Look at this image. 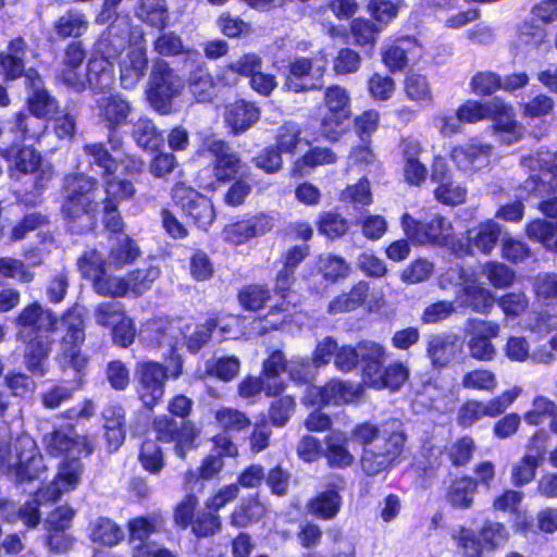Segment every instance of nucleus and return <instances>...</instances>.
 <instances>
[{"instance_id":"50","label":"nucleus","mask_w":557,"mask_h":557,"mask_svg":"<svg viewBox=\"0 0 557 557\" xmlns=\"http://www.w3.org/2000/svg\"><path fill=\"white\" fill-rule=\"evenodd\" d=\"M160 270L157 267L148 265L137 269L126 275L127 293L134 297L143 295L150 289L152 283L159 277Z\"/></svg>"},{"instance_id":"33","label":"nucleus","mask_w":557,"mask_h":557,"mask_svg":"<svg viewBox=\"0 0 557 557\" xmlns=\"http://www.w3.org/2000/svg\"><path fill=\"white\" fill-rule=\"evenodd\" d=\"M27 50L25 40L17 37L9 42L7 52L0 53V67L7 78L15 79L22 75Z\"/></svg>"},{"instance_id":"53","label":"nucleus","mask_w":557,"mask_h":557,"mask_svg":"<svg viewBox=\"0 0 557 557\" xmlns=\"http://www.w3.org/2000/svg\"><path fill=\"white\" fill-rule=\"evenodd\" d=\"M475 492L476 482L465 476L453 482L447 499L454 507L467 509L472 505Z\"/></svg>"},{"instance_id":"37","label":"nucleus","mask_w":557,"mask_h":557,"mask_svg":"<svg viewBox=\"0 0 557 557\" xmlns=\"http://www.w3.org/2000/svg\"><path fill=\"white\" fill-rule=\"evenodd\" d=\"M342 497L334 488L318 493L307 503V510L310 515L323 520L334 519L341 510Z\"/></svg>"},{"instance_id":"20","label":"nucleus","mask_w":557,"mask_h":557,"mask_svg":"<svg viewBox=\"0 0 557 557\" xmlns=\"http://www.w3.org/2000/svg\"><path fill=\"white\" fill-rule=\"evenodd\" d=\"M492 150L493 147L488 144L471 140L454 147L450 158L460 171L472 174L490 164Z\"/></svg>"},{"instance_id":"56","label":"nucleus","mask_w":557,"mask_h":557,"mask_svg":"<svg viewBox=\"0 0 557 557\" xmlns=\"http://www.w3.org/2000/svg\"><path fill=\"white\" fill-rule=\"evenodd\" d=\"M358 395V389L348 382L332 380L324 386L325 405H343L351 403Z\"/></svg>"},{"instance_id":"31","label":"nucleus","mask_w":557,"mask_h":557,"mask_svg":"<svg viewBox=\"0 0 557 557\" xmlns=\"http://www.w3.org/2000/svg\"><path fill=\"white\" fill-rule=\"evenodd\" d=\"M359 362L362 363V374L367 384L381 370L387 358V349L374 341L364 339L358 343Z\"/></svg>"},{"instance_id":"17","label":"nucleus","mask_w":557,"mask_h":557,"mask_svg":"<svg viewBox=\"0 0 557 557\" xmlns=\"http://www.w3.org/2000/svg\"><path fill=\"white\" fill-rule=\"evenodd\" d=\"M0 154L14 170L25 174H36L35 186L38 188L45 187L52 177L51 165H41L40 153L30 146L11 145L1 148Z\"/></svg>"},{"instance_id":"58","label":"nucleus","mask_w":557,"mask_h":557,"mask_svg":"<svg viewBox=\"0 0 557 557\" xmlns=\"http://www.w3.org/2000/svg\"><path fill=\"white\" fill-rule=\"evenodd\" d=\"M453 539L461 550L462 557H481L484 545L473 530L459 527L454 531Z\"/></svg>"},{"instance_id":"52","label":"nucleus","mask_w":557,"mask_h":557,"mask_svg":"<svg viewBox=\"0 0 557 557\" xmlns=\"http://www.w3.org/2000/svg\"><path fill=\"white\" fill-rule=\"evenodd\" d=\"M262 60L256 53H246L236 61L230 63L222 76L227 83L232 84L236 82L235 75L252 76L257 71L261 69Z\"/></svg>"},{"instance_id":"19","label":"nucleus","mask_w":557,"mask_h":557,"mask_svg":"<svg viewBox=\"0 0 557 557\" xmlns=\"http://www.w3.org/2000/svg\"><path fill=\"white\" fill-rule=\"evenodd\" d=\"M431 180L436 184L433 195L440 203L455 207L466 202L468 195L467 187L450 177L448 168L444 161L438 159L434 162Z\"/></svg>"},{"instance_id":"41","label":"nucleus","mask_w":557,"mask_h":557,"mask_svg":"<svg viewBox=\"0 0 557 557\" xmlns=\"http://www.w3.org/2000/svg\"><path fill=\"white\" fill-rule=\"evenodd\" d=\"M135 15L144 23L163 28L169 17L165 0H139Z\"/></svg>"},{"instance_id":"3","label":"nucleus","mask_w":557,"mask_h":557,"mask_svg":"<svg viewBox=\"0 0 557 557\" xmlns=\"http://www.w3.org/2000/svg\"><path fill=\"white\" fill-rule=\"evenodd\" d=\"M25 84L29 90L27 104L33 117L18 113L14 128L22 135L23 139L38 138L46 128L39 119L52 117L58 111L57 100L50 96L44 87V82L35 70L25 73Z\"/></svg>"},{"instance_id":"60","label":"nucleus","mask_w":557,"mask_h":557,"mask_svg":"<svg viewBox=\"0 0 557 557\" xmlns=\"http://www.w3.org/2000/svg\"><path fill=\"white\" fill-rule=\"evenodd\" d=\"M126 315L124 306L120 301H103L94 309V318L98 325L113 327Z\"/></svg>"},{"instance_id":"51","label":"nucleus","mask_w":557,"mask_h":557,"mask_svg":"<svg viewBox=\"0 0 557 557\" xmlns=\"http://www.w3.org/2000/svg\"><path fill=\"white\" fill-rule=\"evenodd\" d=\"M88 28V21L86 16L75 10L67 11L65 14L59 17L55 23V33L62 37H79Z\"/></svg>"},{"instance_id":"6","label":"nucleus","mask_w":557,"mask_h":557,"mask_svg":"<svg viewBox=\"0 0 557 557\" xmlns=\"http://www.w3.org/2000/svg\"><path fill=\"white\" fill-rule=\"evenodd\" d=\"M148 84L147 98L162 114L171 111L172 100L181 96L185 87L184 79L162 59L153 62Z\"/></svg>"},{"instance_id":"21","label":"nucleus","mask_w":557,"mask_h":557,"mask_svg":"<svg viewBox=\"0 0 557 557\" xmlns=\"http://www.w3.org/2000/svg\"><path fill=\"white\" fill-rule=\"evenodd\" d=\"M153 429L160 441L175 442V453L181 458H184L187 450L193 446L195 433L185 423L178 425L174 419L162 416L153 421Z\"/></svg>"},{"instance_id":"2","label":"nucleus","mask_w":557,"mask_h":557,"mask_svg":"<svg viewBox=\"0 0 557 557\" xmlns=\"http://www.w3.org/2000/svg\"><path fill=\"white\" fill-rule=\"evenodd\" d=\"M98 181L84 173H75L64 178L63 216L69 222H81V231L91 228L99 209L96 194Z\"/></svg>"},{"instance_id":"4","label":"nucleus","mask_w":557,"mask_h":557,"mask_svg":"<svg viewBox=\"0 0 557 557\" xmlns=\"http://www.w3.org/2000/svg\"><path fill=\"white\" fill-rule=\"evenodd\" d=\"M189 323L182 319H154L148 321L139 331V336L148 346L162 349L161 356L174 361L171 377L177 379L182 374L183 362L175 351L185 345Z\"/></svg>"},{"instance_id":"14","label":"nucleus","mask_w":557,"mask_h":557,"mask_svg":"<svg viewBox=\"0 0 557 557\" xmlns=\"http://www.w3.org/2000/svg\"><path fill=\"white\" fill-rule=\"evenodd\" d=\"M324 104L327 111L321 122V133L334 140L351 115L348 91L337 85L327 87L324 91Z\"/></svg>"},{"instance_id":"38","label":"nucleus","mask_w":557,"mask_h":557,"mask_svg":"<svg viewBox=\"0 0 557 557\" xmlns=\"http://www.w3.org/2000/svg\"><path fill=\"white\" fill-rule=\"evenodd\" d=\"M86 162L91 171H97L101 176H110L117 170V161L101 143L86 144L83 147Z\"/></svg>"},{"instance_id":"55","label":"nucleus","mask_w":557,"mask_h":557,"mask_svg":"<svg viewBox=\"0 0 557 557\" xmlns=\"http://www.w3.org/2000/svg\"><path fill=\"white\" fill-rule=\"evenodd\" d=\"M383 30V25H376L367 18H355L350 23V33L354 42L358 46L373 47L377 35Z\"/></svg>"},{"instance_id":"63","label":"nucleus","mask_w":557,"mask_h":557,"mask_svg":"<svg viewBox=\"0 0 557 557\" xmlns=\"http://www.w3.org/2000/svg\"><path fill=\"white\" fill-rule=\"evenodd\" d=\"M405 91L412 101L429 104L432 102V90L425 76L417 73L409 74L405 79Z\"/></svg>"},{"instance_id":"57","label":"nucleus","mask_w":557,"mask_h":557,"mask_svg":"<svg viewBox=\"0 0 557 557\" xmlns=\"http://www.w3.org/2000/svg\"><path fill=\"white\" fill-rule=\"evenodd\" d=\"M77 264L82 275L91 280L92 284L107 269H110L108 267V259H104L101 253L94 249L85 251L78 259Z\"/></svg>"},{"instance_id":"26","label":"nucleus","mask_w":557,"mask_h":557,"mask_svg":"<svg viewBox=\"0 0 557 557\" xmlns=\"http://www.w3.org/2000/svg\"><path fill=\"white\" fill-rule=\"evenodd\" d=\"M349 436L341 430H333L324 437L323 456L333 468L344 469L355 462L354 454L348 449Z\"/></svg>"},{"instance_id":"48","label":"nucleus","mask_w":557,"mask_h":557,"mask_svg":"<svg viewBox=\"0 0 557 557\" xmlns=\"http://www.w3.org/2000/svg\"><path fill=\"white\" fill-rule=\"evenodd\" d=\"M498 385L496 374L484 368H478L466 372L461 379V386L465 389L493 394Z\"/></svg>"},{"instance_id":"1","label":"nucleus","mask_w":557,"mask_h":557,"mask_svg":"<svg viewBox=\"0 0 557 557\" xmlns=\"http://www.w3.org/2000/svg\"><path fill=\"white\" fill-rule=\"evenodd\" d=\"M47 451L52 456L70 453L74 458L59 465L58 472L52 481L40 487L35 498L25 503L18 510V518L28 527L35 528L39 523V505L57 502L64 493H69L79 484L84 467L79 457L89 456L92 446L85 437H78L72 429L54 430L44 437Z\"/></svg>"},{"instance_id":"44","label":"nucleus","mask_w":557,"mask_h":557,"mask_svg":"<svg viewBox=\"0 0 557 557\" xmlns=\"http://www.w3.org/2000/svg\"><path fill=\"white\" fill-rule=\"evenodd\" d=\"M336 153L330 148L314 147L295 161L292 168V174L294 176L306 175L308 174L307 169L332 164L336 162Z\"/></svg>"},{"instance_id":"43","label":"nucleus","mask_w":557,"mask_h":557,"mask_svg":"<svg viewBox=\"0 0 557 557\" xmlns=\"http://www.w3.org/2000/svg\"><path fill=\"white\" fill-rule=\"evenodd\" d=\"M499 110H504L503 101L498 98H494L486 103L468 100L458 108L457 113L463 123H476L487 119L491 113H496Z\"/></svg>"},{"instance_id":"46","label":"nucleus","mask_w":557,"mask_h":557,"mask_svg":"<svg viewBox=\"0 0 557 557\" xmlns=\"http://www.w3.org/2000/svg\"><path fill=\"white\" fill-rule=\"evenodd\" d=\"M369 294V284L364 281L358 282L349 293L342 294L329 305V312L336 314L355 310L362 305Z\"/></svg>"},{"instance_id":"54","label":"nucleus","mask_w":557,"mask_h":557,"mask_svg":"<svg viewBox=\"0 0 557 557\" xmlns=\"http://www.w3.org/2000/svg\"><path fill=\"white\" fill-rule=\"evenodd\" d=\"M460 298L466 306L480 313L488 311L494 305L493 294L479 285L463 287Z\"/></svg>"},{"instance_id":"13","label":"nucleus","mask_w":557,"mask_h":557,"mask_svg":"<svg viewBox=\"0 0 557 557\" xmlns=\"http://www.w3.org/2000/svg\"><path fill=\"white\" fill-rule=\"evenodd\" d=\"M521 393L522 388L515 386L487 401L467 400L457 412V422L462 428H469L485 417H498L506 411Z\"/></svg>"},{"instance_id":"35","label":"nucleus","mask_w":557,"mask_h":557,"mask_svg":"<svg viewBox=\"0 0 557 557\" xmlns=\"http://www.w3.org/2000/svg\"><path fill=\"white\" fill-rule=\"evenodd\" d=\"M86 88L94 92H103L114 84V71L112 63L108 60L96 58L88 62L85 75Z\"/></svg>"},{"instance_id":"28","label":"nucleus","mask_w":557,"mask_h":557,"mask_svg":"<svg viewBox=\"0 0 557 557\" xmlns=\"http://www.w3.org/2000/svg\"><path fill=\"white\" fill-rule=\"evenodd\" d=\"M53 339L49 334H37L29 341L25 350V366L34 375L44 376L47 371V360Z\"/></svg>"},{"instance_id":"18","label":"nucleus","mask_w":557,"mask_h":557,"mask_svg":"<svg viewBox=\"0 0 557 557\" xmlns=\"http://www.w3.org/2000/svg\"><path fill=\"white\" fill-rule=\"evenodd\" d=\"M468 348L472 358L481 361H491L496 356V348L491 338L497 337L500 326L497 322L486 320H469Z\"/></svg>"},{"instance_id":"59","label":"nucleus","mask_w":557,"mask_h":557,"mask_svg":"<svg viewBox=\"0 0 557 557\" xmlns=\"http://www.w3.org/2000/svg\"><path fill=\"white\" fill-rule=\"evenodd\" d=\"M95 292L101 296L106 297H126L127 293V282L126 276H112L107 274V271L92 284Z\"/></svg>"},{"instance_id":"5","label":"nucleus","mask_w":557,"mask_h":557,"mask_svg":"<svg viewBox=\"0 0 557 557\" xmlns=\"http://www.w3.org/2000/svg\"><path fill=\"white\" fill-rule=\"evenodd\" d=\"M0 463L11 468L20 482L37 480L48 469L36 442L27 434L18 436L12 449L0 443Z\"/></svg>"},{"instance_id":"25","label":"nucleus","mask_w":557,"mask_h":557,"mask_svg":"<svg viewBox=\"0 0 557 557\" xmlns=\"http://www.w3.org/2000/svg\"><path fill=\"white\" fill-rule=\"evenodd\" d=\"M97 111L101 123L112 131L126 123L132 106L120 95H110L97 101Z\"/></svg>"},{"instance_id":"39","label":"nucleus","mask_w":557,"mask_h":557,"mask_svg":"<svg viewBox=\"0 0 557 557\" xmlns=\"http://www.w3.org/2000/svg\"><path fill=\"white\" fill-rule=\"evenodd\" d=\"M288 363L281 350H274L263 362L262 375L267 380V395L276 396L281 394L285 384L280 379V374L287 370Z\"/></svg>"},{"instance_id":"34","label":"nucleus","mask_w":557,"mask_h":557,"mask_svg":"<svg viewBox=\"0 0 557 557\" xmlns=\"http://www.w3.org/2000/svg\"><path fill=\"white\" fill-rule=\"evenodd\" d=\"M503 108L504 110L491 113L487 119L494 121L492 129L498 139L506 145H510L521 138V126L515 120L512 108L507 106L504 101Z\"/></svg>"},{"instance_id":"11","label":"nucleus","mask_w":557,"mask_h":557,"mask_svg":"<svg viewBox=\"0 0 557 557\" xmlns=\"http://www.w3.org/2000/svg\"><path fill=\"white\" fill-rule=\"evenodd\" d=\"M326 72V60L321 58L297 57L288 63L285 88L294 92H307L322 88V78Z\"/></svg>"},{"instance_id":"36","label":"nucleus","mask_w":557,"mask_h":557,"mask_svg":"<svg viewBox=\"0 0 557 557\" xmlns=\"http://www.w3.org/2000/svg\"><path fill=\"white\" fill-rule=\"evenodd\" d=\"M268 228L265 219L256 216L248 221L227 225L223 231V238L233 245H240L252 237L263 234Z\"/></svg>"},{"instance_id":"15","label":"nucleus","mask_w":557,"mask_h":557,"mask_svg":"<svg viewBox=\"0 0 557 557\" xmlns=\"http://www.w3.org/2000/svg\"><path fill=\"white\" fill-rule=\"evenodd\" d=\"M201 153L209 158L212 174L219 182L233 180L242 168L240 157L228 143L222 139L214 137L205 139Z\"/></svg>"},{"instance_id":"9","label":"nucleus","mask_w":557,"mask_h":557,"mask_svg":"<svg viewBox=\"0 0 557 557\" xmlns=\"http://www.w3.org/2000/svg\"><path fill=\"white\" fill-rule=\"evenodd\" d=\"M84 317V309L75 305L60 320L64 329L61 341V354L66 362L77 371H82L87 364V358L81 352V347L85 342Z\"/></svg>"},{"instance_id":"24","label":"nucleus","mask_w":557,"mask_h":557,"mask_svg":"<svg viewBox=\"0 0 557 557\" xmlns=\"http://www.w3.org/2000/svg\"><path fill=\"white\" fill-rule=\"evenodd\" d=\"M504 230L500 224L494 220H486L476 226L468 230V246L461 247V252L469 253L471 248H475L484 255H490L496 246V243L504 236Z\"/></svg>"},{"instance_id":"40","label":"nucleus","mask_w":557,"mask_h":557,"mask_svg":"<svg viewBox=\"0 0 557 557\" xmlns=\"http://www.w3.org/2000/svg\"><path fill=\"white\" fill-rule=\"evenodd\" d=\"M140 255L136 243L125 234H120L111 245L108 256V267L122 269L133 263Z\"/></svg>"},{"instance_id":"32","label":"nucleus","mask_w":557,"mask_h":557,"mask_svg":"<svg viewBox=\"0 0 557 557\" xmlns=\"http://www.w3.org/2000/svg\"><path fill=\"white\" fill-rule=\"evenodd\" d=\"M258 108L244 100L236 101L226 107L225 122L234 134L243 133L259 120Z\"/></svg>"},{"instance_id":"30","label":"nucleus","mask_w":557,"mask_h":557,"mask_svg":"<svg viewBox=\"0 0 557 557\" xmlns=\"http://www.w3.org/2000/svg\"><path fill=\"white\" fill-rule=\"evenodd\" d=\"M409 376L410 370L408 364L403 361H394L385 368L382 367L367 385L377 391L389 389L396 392L403 387Z\"/></svg>"},{"instance_id":"45","label":"nucleus","mask_w":557,"mask_h":557,"mask_svg":"<svg viewBox=\"0 0 557 557\" xmlns=\"http://www.w3.org/2000/svg\"><path fill=\"white\" fill-rule=\"evenodd\" d=\"M546 39L547 33L544 27L533 21H524L518 30L516 48L522 53H528L539 49Z\"/></svg>"},{"instance_id":"61","label":"nucleus","mask_w":557,"mask_h":557,"mask_svg":"<svg viewBox=\"0 0 557 557\" xmlns=\"http://www.w3.org/2000/svg\"><path fill=\"white\" fill-rule=\"evenodd\" d=\"M138 459L141 467L152 474H158L165 465L161 448L151 440L141 444Z\"/></svg>"},{"instance_id":"23","label":"nucleus","mask_w":557,"mask_h":557,"mask_svg":"<svg viewBox=\"0 0 557 557\" xmlns=\"http://www.w3.org/2000/svg\"><path fill=\"white\" fill-rule=\"evenodd\" d=\"M129 27L125 20L114 21L103 32L96 44V50L101 59L115 60L122 55L128 44Z\"/></svg>"},{"instance_id":"10","label":"nucleus","mask_w":557,"mask_h":557,"mask_svg":"<svg viewBox=\"0 0 557 557\" xmlns=\"http://www.w3.org/2000/svg\"><path fill=\"white\" fill-rule=\"evenodd\" d=\"M163 527L160 515L136 517L128 522L129 544L133 557H176L171 550L149 541Z\"/></svg>"},{"instance_id":"7","label":"nucleus","mask_w":557,"mask_h":557,"mask_svg":"<svg viewBox=\"0 0 557 557\" xmlns=\"http://www.w3.org/2000/svg\"><path fill=\"white\" fill-rule=\"evenodd\" d=\"M401 226L406 236L416 245L454 248L455 228L447 216L435 214L429 221L419 222L405 213Z\"/></svg>"},{"instance_id":"64","label":"nucleus","mask_w":557,"mask_h":557,"mask_svg":"<svg viewBox=\"0 0 557 557\" xmlns=\"http://www.w3.org/2000/svg\"><path fill=\"white\" fill-rule=\"evenodd\" d=\"M133 137L137 145L145 149H154L161 141L154 124L149 119H139L134 124Z\"/></svg>"},{"instance_id":"8","label":"nucleus","mask_w":557,"mask_h":557,"mask_svg":"<svg viewBox=\"0 0 557 557\" xmlns=\"http://www.w3.org/2000/svg\"><path fill=\"white\" fill-rule=\"evenodd\" d=\"M407 436L401 429L392 431L383 437L382 444L362 449L360 456L361 470L370 476L387 471L398 461Z\"/></svg>"},{"instance_id":"49","label":"nucleus","mask_w":557,"mask_h":557,"mask_svg":"<svg viewBox=\"0 0 557 557\" xmlns=\"http://www.w3.org/2000/svg\"><path fill=\"white\" fill-rule=\"evenodd\" d=\"M527 236L535 242L543 244V246L552 251L557 252V226L553 223L537 219L525 226Z\"/></svg>"},{"instance_id":"16","label":"nucleus","mask_w":557,"mask_h":557,"mask_svg":"<svg viewBox=\"0 0 557 557\" xmlns=\"http://www.w3.org/2000/svg\"><path fill=\"white\" fill-rule=\"evenodd\" d=\"M172 198L198 227L207 230L213 222L215 212L211 200L191 187L184 183L175 184L172 189Z\"/></svg>"},{"instance_id":"22","label":"nucleus","mask_w":557,"mask_h":557,"mask_svg":"<svg viewBox=\"0 0 557 557\" xmlns=\"http://www.w3.org/2000/svg\"><path fill=\"white\" fill-rule=\"evenodd\" d=\"M148 65L147 50L143 45H129L120 60V81L125 89H131L145 76Z\"/></svg>"},{"instance_id":"27","label":"nucleus","mask_w":557,"mask_h":557,"mask_svg":"<svg viewBox=\"0 0 557 557\" xmlns=\"http://www.w3.org/2000/svg\"><path fill=\"white\" fill-rule=\"evenodd\" d=\"M454 334H434L426 341V352L431 363L435 368H444L457 356L458 343Z\"/></svg>"},{"instance_id":"47","label":"nucleus","mask_w":557,"mask_h":557,"mask_svg":"<svg viewBox=\"0 0 557 557\" xmlns=\"http://www.w3.org/2000/svg\"><path fill=\"white\" fill-rule=\"evenodd\" d=\"M188 88L199 102H208L215 95V85L209 71L202 66L196 67L189 75Z\"/></svg>"},{"instance_id":"12","label":"nucleus","mask_w":557,"mask_h":557,"mask_svg":"<svg viewBox=\"0 0 557 557\" xmlns=\"http://www.w3.org/2000/svg\"><path fill=\"white\" fill-rule=\"evenodd\" d=\"M168 369L156 361L138 362L135 369L136 392L146 408L152 409L164 395Z\"/></svg>"},{"instance_id":"62","label":"nucleus","mask_w":557,"mask_h":557,"mask_svg":"<svg viewBox=\"0 0 557 557\" xmlns=\"http://www.w3.org/2000/svg\"><path fill=\"white\" fill-rule=\"evenodd\" d=\"M214 419L221 429L228 432H239L250 424V420L244 412L228 407L215 410Z\"/></svg>"},{"instance_id":"42","label":"nucleus","mask_w":557,"mask_h":557,"mask_svg":"<svg viewBox=\"0 0 557 557\" xmlns=\"http://www.w3.org/2000/svg\"><path fill=\"white\" fill-rule=\"evenodd\" d=\"M89 537L94 543L114 546L123 540L124 532L112 520L100 517L90 523Z\"/></svg>"},{"instance_id":"29","label":"nucleus","mask_w":557,"mask_h":557,"mask_svg":"<svg viewBox=\"0 0 557 557\" xmlns=\"http://www.w3.org/2000/svg\"><path fill=\"white\" fill-rule=\"evenodd\" d=\"M16 322L21 326L34 327L38 334H49L57 330L59 320L50 309L44 308L39 302H33L21 311Z\"/></svg>"}]
</instances>
